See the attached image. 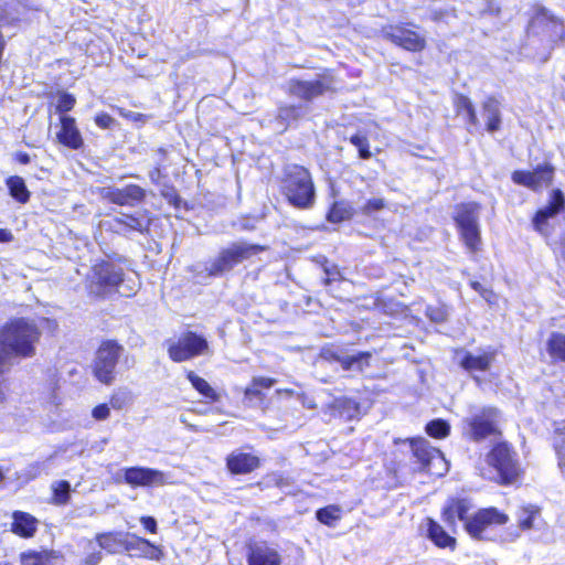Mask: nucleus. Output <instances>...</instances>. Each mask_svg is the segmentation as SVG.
<instances>
[{"label":"nucleus","instance_id":"obj_1","mask_svg":"<svg viewBox=\"0 0 565 565\" xmlns=\"http://www.w3.org/2000/svg\"><path fill=\"white\" fill-rule=\"evenodd\" d=\"M281 191L288 202L300 210L311 209L316 189L310 172L298 164H288L284 170Z\"/></svg>","mask_w":565,"mask_h":565},{"label":"nucleus","instance_id":"obj_2","mask_svg":"<svg viewBox=\"0 0 565 565\" xmlns=\"http://www.w3.org/2000/svg\"><path fill=\"white\" fill-rule=\"evenodd\" d=\"M263 250V247L245 242L233 243L222 248L218 255L205 267L209 276L220 277L231 271L235 266Z\"/></svg>","mask_w":565,"mask_h":565},{"label":"nucleus","instance_id":"obj_3","mask_svg":"<svg viewBox=\"0 0 565 565\" xmlns=\"http://www.w3.org/2000/svg\"><path fill=\"white\" fill-rule=\"evenodd\" d=\"M168 355L174 362H184L209 352L207 340L193 331H185L166 342Z\"/></svg>","mask_w":565,"mask_h":565},{"label":"nucleus","instance_id":"obj_4","mask_svg":"<svg viewBox=\"0 0 565 565\" xmlns=\"http://www.w3.org/2000/svg\"><path fill=\"white\" fill-rule=\"evenodd\" d=\"M124 348L113 340L104 341L96 351L93 372L103 384L109 385L115 381L116 366Z\"/></svg>","mask_w":565,"mask_h":565},{"label":"nucleus","instance_id":"obj_5","mask_svg":"<svg viewBox=\"0 0 565 565\" xmlns=\"http://www.w3.org/2000/svg\"><path fill=\"white\" fill-rule=\"evenodd\" d=\"M499 412L492 407H483L462 420L463 434L475 441L497 435Z\"/></svg>","mask_w":565,"mask_h":565},{"label":"nucleus","instance_id":"obj_6","mask_svg":"<svg viewBox=\"0 0 565 565\" xmlns=\"http://www.w3.org/2000/svg\"><path fill=\"white\" fill-rule=\"evenodd\" d=\"M487 462L498 472L502 483H512L520 473L515 452L505 444H497L487 456Z\"/></svg>","mask_w":565,"mask_h":565},{"label":"nucleus","instance_id":"obj_7","mask_svg":"<svg viewBox=\"0 0 565 565\" xmlns=\"http://www.w3.org/2000/svg\"><path fill=\"white\" fill-rule=\"evenodd\" d=\"M120 478H122L125 483L132 488L162 487L164 484L171 483L170 473L141 466L122 468L117 473L116 481L119 482Z\"/></svg>","mask_w":565,"mask_h":565},{"label":"nucleus","instance_id":"obj_8","mask_svg":"<svg viewBox=\"0 0 565 565\" xmlns=\"http://www.w3.org/2000/svg\"><path fill=\"white\" fill-rule=\"evenodd\" d=\"M412 450L423 471L436 477H441L448 471V462L443 452L431 447L426 439L412 440Z\"/></svg>","mask_w":565,"mask_h":565},{"label":"nucleus","instance_id":"obj_9","mask_svg":"<svg viewBox=\"0 0 565 565\" xmlns=\"http://www.w3.org/2000/svg\"><path fill=\"white\" fill-rule=\"evenodd\" d=\"M509 516L495 508L480 509L466 521L467 533L477 540L484 539V532L492 524H505Z\"/></svg>","mask_w":565,"mask_h":565},{"label":"nucleus","instance_id":"obj_10","mask_svg":"<svg viewBox=\"0 0 565 565\" xmlns=\"http://www.w3.org/2000/svg\"><path fill=\"white\" fill-rule=\"evenodd\" d=\"M331 88L332 79L326 75H319L311 81L290 79L288 84L289 93L305 100L321 96Z\"/></svg>","mask_w":565,"mask_h":565},{"label":"nucleus","instance_id":"obj_11","mask_svg":"<svg viewBox=\"0 0 565 565\" xmlns=\"http://www.w3.org/2000/svg\"><path fill=\"white\" fill-rule=\"evenodd\" d=\"M100 196L117 205L135 206L146 199V190L137 184L124 188L105 186L100 190Z\"/></svg>","mask_w":565,"mask_h":565},{"label":"nucleus","instance_id":"obj_12","mask_svg":"<svg viewBox=\"0 0 565 565\" xmlns=\"http://www.w3.org/2000/svg\"><path fill=\"white\" fill-rule=\"evenodd\" d=\"M383 34L385 39L407 51L419 52L426 45L423 35L403 25H390L383 30Z\"/></svg>","mask_w":565,"mask_h":565},{"label":"nucleus","instance_id":"obj_13","mask_svg":"<svg viewBox=\"0 0 565 565\" xmlns=\"http://www.w3.org/2000/svg\"><path fill=\"white\" fill-rule=\"evenodd\" d=\"M554 168L547 163L537 166L533 171H514V183L524 185L533 191L548 186L553 180Z\"/></svg>","mask_w":565,"mask_h":565},{"label":"nucleus","instance_id":"obj_14","mask_svg":"<svg viewBox=\"0 0 565 565\" xmlns=\"http://www.w3.org/2000/svg\"><path fill=\"white\" fill-rule=\"evenodd\" d=\"M122 268L110 262H102L92 269V282L100 288L117 287L122 281Z\"/></svg>","mask_w":565,"mask_h":565},{"label":"nucleus","instance_id":"obj_15","mask_svg":"<svg viewBox=\"0 0 565 565\" xmlns=\"http://www.w3.org/2000/svg\"><path fill=\"white\" fill-rule=\"evenodd\" d=\"M472 504L470 500L465 498H451L447 501L446 505L443 509V521L447 524L448 527H456V518L463 522L466 526V521L470 518L468 516V512L471 510Z\"/></svg>","mask_w":565,"mask_h":565},{"label":"nucleus","instance_id":"obj_16","mask_svg":"<svg viewBox=\"0 0 565 565\" xmlns=\"http://www.w3.org/2000/svg\"><path fill=\"white\" fill-rule=\"evenodd\" d=\"M565 198L563 192L558 189L553 190L548 205L539 210L533 218L534 228L544 234L547 220L558 214L563 210Z\"/></svg>","mask_w":565,"mask_h":565},{"label":"nucleus","instance_id":"obj_17","mask_svg":"<svg viewBox=\"0 0 565 565\" xmlns=\"http://www.w3.org/2000/svg\"><path fill=\"white\" fill-rule=\"evenodd\" d=\"M126 545L125 551L135 552V555L159 561L163 553L160 547L152 544L149 540L136 536L131 533H126Z\"/></svg>","mask_w":565,"mask_h":565},{"label":"nucleus","instance_id":"obj_18","mask_svg":"<svg viewBox=\"0 0 565 565\" xmlns=\"http://www.w3.org/2000/svg\"><path fill=\"white\" fill-rule=\"evenodd\" d=\"M260 460L257 456L243 451H233L226 458V466L234 475L249 473L257 469Z\"/></svg>","mask_w":565,"mask_h":565},{"label":"nucleus","instance_id":"obj_19","mask_svg":"<svg viewBox=\"0 0 565 565\" xmlns=\"http://www.w3.org/2000/svg\"><path fill=\"white\" fill-rule=\"evenodd\" d=\"M248 565H280L278 552L264 542L252 544L248 548Z\"/></svg>","mask_w":565,"mask_h":565},{"label":"nucleus","instance_id":"obj_20","mask_svg":"<svg viewBox=\"0 0 565 565\" xmlns=\"http://www.w3.org/2000/svg\"><path fill=\"white\" fill-rule=\"evenodd\" d=\"M61 130L57 132L58 141L74 150L83 146V138L76 127L75 119L70 116H61Z\"/></svg>","mask_w":565,"mask_h":565},{"label":"nucleus","instance_id":"obj_21","mask_svg":"<svg viewBox=\"0 0 565 565\" xmlns=\"http://www.w3.org/2000/svg\"><path fill=\"white\" fill-rule=\"evenodd\" d=\"M38 530V520L30 513L14 511L12 514L11 531L24 539L33 537Z\"/></svg>","mask_w":565,"mask_h":565},{"label":"nucleus","instance_id":"obj_22","mask_svg":"<svg viewBox=\"0 0 565 565\" xmlns=\"http://www.w3.org/2000/svg\"><path fill=\"white\" fill-rule=\"evenodd\" d=\"M114 222L122 226L120 227V231L130 232H139L141 234L147 233L150 227V218L147 215V211L137 213V214H122L119 217H115Z\"/></svg>","mask_w":565,"mask_h":565},{"label":"nucleus","instance_id":"obj_23","mask_svg":"<svg viewBox=\"0 0 565 565\" xmlns=\"http://www.w3.org/2000/svg\"><path fill=\"white\" fill-rule=\"evenodd\" d=\"M493 359L494 354L490 352H484L482 354L463 352L459 360V364L469 373L483 372L490 367Z\"/></svg>","mask_w":565,"mask_h":565},{"label":"nucleus","instance_id":"obj_24","mask_svg":"<svg viewBox=\"0 0 565 565\" xmlns=\"http://www.w3.org/2000/svg\"><path fill=\"white\" fill-rule=\"evenodd\" d=\"M480 209V204L476 202L460 204L455 216L458 228L479 224Z\"/></svg>","mask_w":565,"mask_h":565},{"label":"nucleus","instance_id":"obj_25","mask_svg":"<svg viewBox=\"0 0 565 565\" xmlns=\"http://www.w3.org/2000/svg\"><path fill=\"white\" fill-rule=\"evenodd\" d=\"M427 536L440 548L455 550L456 539L449 535L444 527L433 519H427Z\"/></svg>","mask_w":565,"mask_h":565},{"label":"nucleus","instance_id":"obj_26","mask_svg":"<svg viewBox=\"0 0 565 565\" xmlns=\"http://www.w3.org/2000/svg\"><path fill=\"white\" fill-rule=\"evenodd\" d=\"M95 541L100 550H105L109 554L119 553L125 550L126 536L120 532H104L95 536Z\"/></svg>","mask_w":565,"mask_h":565},{"label":"nucleus","instance_id":"obj_27","mask_svg":"<svg viewBox=\"0 0 565 565\" xmlns=\"http://www.w3.org/2000/svg\"><path fill=\"white\" fill-rule=\"evenodd\" d=\"M332 358L343 370L363 372L370 365L371 354L369 352H359L354 355L332 354Z\"/></svg>","mask_w":565,"mask_h":565},{"label":"nucleus","instance_id":"obj_28","mask_svg":"<svg viewBox=\"0 0 565 565\" xmlns=\"http://www.w3.org/2000/svg\"><path fill=\"white\" fill-rule=\"evenodd\" d=\"M482 115L487 120V129L489 132H494L500 129L501 126V113L499 102L489 97L482 105Z\"/></svg>","mask_w":565,"mask_h":565},{"label":"nucleus","instance_id":"obj_29","mask_svg":"<svg viewBox=\"0 0 565 565\" xmlns=\"http://www.w3.org/2000/svg\"><path fill=\"white\" fill-rule=\"evenodd\" d=\"M10 196L20 204L29 202L31 192L26 188L25 181L22 177L11 175L6 180Z\"/></svg>","mask_w":565,"mask_h":565},{"label":"nucleus","instance_id":"obj_30","mask_svg":"<svg viewBox=\"0 0 565 565\" xmlns=\"http://www.w3.org/2000/svg\"><path fill=\"white\" fill-rule=\"evenodd\" d=\"M460 238L471 254H476L481 249V232L480 225H472L459 228Z\"/></svg>","mask_w":565,"mask_h":565},{"label":"nucleus","instance_id":"obj_31","mask_svg":"<svg viewBox=\"0 0 565 565\" xmlns=\"http://www.w3.org/2000/svg\"><path fill=\"white\" fill-rule=\"evenodd\" d=\"M546 350L552 359L565 362V334L552 332L546 342Z\"/></svg>","mask_w":565,"mask_h":565},{"label":"nucleus","instance_id":"obj_32","mask_svg":"<svg viewBox=\"0 0 565 565\" xmlns=\"http://www.w3.org/2000/svg\"><path fill=\"white\" fill-rule=\"evenodd\" d=\"M540 508L533 504L523 505L516 513L518 526L523 531L533 527L534 520L540 515Z\"/></svg>","mask_w":565,"mask_h":565},{"label":"nucleus","instance_id":"obj_33","mask_svg":"<svg viewBox=\"0 0 565 565\" xmlns=\"http://www.w3.org/2000/svg\"><path fill=\"white\" fill-rule=\"evenodd\" d=\"M55 558L54 552L29 551L21 555V563L22 565H52Z\"/></svg>","mask_w":565,"mask_h":565},{"label":"nucleus","instance_id":"obj_34","mask_svg":"<svg viewBox=\"0 0 565 565\" xmlns=\"http://www.w3.org/2000/svg\"><path fill=\"white\" fill-rule=\"evenodd\" d=\"M52 502L56 505H65L71 499V483L66 480L54 481L51 486Z\"/></svg>","mask_w":565,"mask_h":565},{"label":"nucleus","instance_id":"obj_35","mask_svg":"<svg viewBox=\"0 0 565 565\" xmlns=\"http://www.w3.org/2000/svg\"><path fill=\"white\" fill-rule=\"evenodd\" d=\"M186 377L192 386L203 396L211 401L218 399V395L214 388H212V386L204 379L196 375L193 371H189Z\"/></svg>","mask_w":565,"mask_h":565},{"label":"nucleus","instance_id":"obj_36","mask_svg":"<svg viewBox=\"0 0 565 565\" xmlns=\"http://www.w3.org/2000/svg\"><path fill=\"white\" fill-rule=\"evenodd\" d=\"M352 215L351 207L345 202H335L328 212L327 218L331 223H340L350 218Z\"/></svg>","mask_w":565,"mask_h":565},{"label":"nucleus","instance_id":"obj_37","mask_svg":"<svg viewBox=\"0 0 565 565\" xmlns=\"http://www.w3.org/2000/svg\"><path fill=\"white\" fill-rule=\"evenodd\" d=\"M300 108L296 106H284L279 107L277 121L280 124L281 130L284 131L287 126L296 121L300 116Z\"/></svg>","mask_w":565,"mask_h":565},{"label":"nucleus","instance_id":"obj_38","mask_svg":"<svg viewBox=\"0 0 565 565\" xmlns=\"http://www.w3.org/2000/svg\"><path fill=\"white\" fill-rule=\"evenodd\" d=\"M449 431L450 426L444 419H434L426 425V433L434 438H444Z\"/></svg>","mask_w":565,"mask_h":565},{"label":"nucleus","instance_id":"obj_39","mask_svg":"<svg viewBox=\"0 0 565 565\" xmlns=\"http://www.w3.org/2000/svg\"><path fill=\"white\" fill-rule=\"evenodd\" d=\"M317 519L326 525H333L340 519V509L335 505H329L317 511Z\"/></svg>","mask_w":565,"mask_h":565},{"label":"nucleus","instance_id":"obj_40","mask_svg":"<svg viewBox=\"0 0 565 565\" xmlns=\"http://www.w3.org/2000/svg\"><path fill=\"white\" fill-rule=\"evenodd\" d=\"M19 19V13L13 3H6L4 7H0V28L11 25Z\"/></svg>","mask_w":565,"mask_h":565},{"label":"nucleus","instance_id":"obj_41","mask_svg":"<svg viewBox=\"0 0 565 565\" xmlns=\"http://www.w3.org/2000/svg\"><path fill=\"white\" fill-rule=\"evenodd\" d=\"M110 406L115 409H122L131 403V394L127 390H118L110 397Z\"/></svg>","mask_w":565,"mask_h":565},{"label":"nucleus","instance_id":"obj_42","mask_svg":"<svg viewBox=\"0 0 565 565\" xmlns=\"http://www.w3.org/2000/svg\"><path fill=\"white\" fill-rule=\"evenodd\" d=\"M76 99L73 95L62 92L57 95L55 109L60 114L67 113L75 106Z\"/></svg>","mask_w":565,"mask_h":565},{"label":"nucleus","instance_id":"obj_43","mask_svg":"<svg viewBox=\"0 0 565 565\" xmlns=\"http://www.w3.org/2000/svg\"><path fill=\"white\" fill-rule=\"evenodd\" d=\"M385 207V201L381 198L370 199L362 207V213L371 215L374 212L381 211Z\"/></svg>","mask_w":565,"mask_h":565},{"label":"nucleus","instance_id":"obj_44","mask_svg":"<svg viewBox=\"0 0 565 565\" xmlns=\"http://www.w3.org/2000/svg\"><path fill=\"white\" fill-rule=\"evenodd\" d=\"M161 195L169 204L173 205L177 209L180 206L182 202L181 198L179 196L177 190L173 186H164L161 190Z\"/></svg>","mask_w":565,"mask_h":565},{"label":"nucleus","instance_id":"obj_45","mask_svg":"<svg viewBox=\"0 0 565 565\" xmlns=\"http://www.w3.org/2000/svg\"><path fill=\"white\" fill-rule=\"evenodd\" d=\"M553 445L559 458H565V429L556 430Z\"/></svg>","mask_w":565,"mask_h":565},{"label":"nucleus","instance_id":"obj_46","mask_svg":"<svg viewBox=\"0 0 565 565\" xmlns=\"http://www.w3.org/2000/svg\"><path fill=\"white\" fill-rule=\"evenodd\" d=\"M455 105H456L458 114L471 113V109L475 108L471 100L467 96H463V95H459L456 98Z\"/></svg>","mask_w":565,"mask_h":565},{"label":"nucleus","instance_id":"obj_47","mask_svg":"<svg viewBox=\"0 0 565 565\" xmlns=\"http://www.w3.org/2000/svg\"><path fill=\"white\" fill-rule=\"evenodd\" d=\"M109 415H110V408L107 404H99L96 407H94L92 411V416L96 420H105L109 417Z\"/></svg>","mask_w":565,"mask_h":565},{"label":"nucleus","instance_id":"obj_48","mask_svg":"<svg viewBox=\"0 0 565 565\" xmlns=\"http://www.w3.org/2000/svg\"><path fill=\"white\" fill-rule=\"evenodd\" d=\"M426 315L434 322H443L446 320L447 313L443 308H433L428 307L426 309Z\"/></svg>","mask_w":565,"mask_h":565},{"label":"nucleus","instance_id":"obj_49","mask_svg":"<svg viewBox=\"0 0 565 565\" xmlns=\"http://www.w3.org/2000/svg\"><path fill=\"white\" fill-rule=\"evenodd\" d=\"M95 122L99 128L108 129L115 124V119L106 113L96 115Z\"/></svg>","mask_w":565,"mask_h":565},{"label":"nucleus","instance_id":"obj_50","mask_svg":"<svg viewBox=\"0 0 565 565\" xmlns=\"http://www.w3.org/2000/svg\"><path fill=\"white\" fill-rule=\"evenodd\" d=\"M52 459V457H49L45 461L43 462H35V463H32L29 466V470H28V475L31 477V478H35L36 476H39L42 471H44L47 467V462Z\"/></svg>","mask_w":565,"mask_h":565},{"label":"nucleus","instance_id":"obj_51","mask_svg":"<svg viewBox=\"0 0 565 565\" xmlns=\"http://www.w3.org/2000/svg\"><path fill=\"white\" fill-rule=\"evenodd\" d=\"M520 535L521 529H519V526H511L505 531L501 540L502 542H514L520 537Z\"/></svg>","mask_w":565,"mask_h":565},{"label":"nucleus","instance_id":"obj_52","mask_svg":"<svg viewBox=\"0 0 565 565\" xmlns=\"http://www.w3.org/2000/svg\"><path fill=\"white\" fill-rule=\"evenodd\" d=\"M245 398L252 401L253 398L262 399L264 396L262 394V391L259 387L255 386L254 382L252 381L250 385L246 387L245 390Z\"/></svg>","mask_w":565,"mask_h":565},{"label":"nucleus","instance_id":"obj_53","mask_svg":"<svg viewBox=\"0 0 565 565\" xmlns=\"http://www.w3.org/2000/svg\"><path fill=\"white\" fill-rule=\"evenodd\" d=\"M252 381L254 382L255 386L259 387V390L270 388L276 383V380L265 376L253 377Z\"/></svg>","mask_w":565,"mask_h":565},{"label":"nucleus","instance_id":"obj_54","mask_svg":"<svg viewBox=\"0 0 565 565\" xmlns=\"http://www.w3.org/2000/svg\"><path fill=\"white\" fill-rule=\"evenodd\" d=\"M141 524L145 526L146 530H148L150 533H157L158 525L157 521L152 516H142L140 518Z\"/></svg>","mask_w":565,"mask_h":565},{"label":"nucleus","instance_id":"obj_55","mask_svg":"<svg viewBox=\"0 0 565 565\" xmlns=\"http://www.w3.org/2000/svg\"><path fill=\"white\" fill-rule=\"evenodd\" d=\"M103 558V554L100 551H94L89 554H87V556L85 557L84 559V565H97L100 563Z\"/></svg>","mask_w":565,"mask_h":565},{"label":"nucleus","instance_id":"obj_56","mask_svg":"<svg viewBox=\"0 0 565 565\" xmlns=\"http://www.w3.org/2000/svg\"><path fill=\"white\" fill-rule=\"evenodd\" d=\"M350 141L352 145H354L358 150H360L362 147H365L366 143H369V140L365 136H362V135H353L351 138H350Z\"/></svg>","mask_w":565,"mask_h":565},{"label":"nucleus","instance_id":"obj_57","mask_svg":"<svg viewBox=\"0 0 565 565\" xmlns=\"http://www.w3.org/2000/svg\"><path fill=\"white\" fill-rule=\"evenodd\" d=\"M470 285L473 290L478 291L487 301H490L489 296H490L491 291H488L487 289H484L482 287V285L478 281H471Z\"/></svg>","mask_w":565,"mask_h":565},{"label":"nucleus","instance_id":"obj_58","mask_svg":"<svg viewBox=\"0 0 565 565\" xmlns=\"http://www.w3.org/2000/svg\"><path fill=\"white\" fill-rule=\"evenodd\" d=\"M324 273L327 275V277L324 278L326 285H329L332 280H335L337 276H339V271L335 269V267H324Z\"/></svg>","mask_w":565,"mask_h":565},{"label":"nucleus","instance_id":"obj_59","mask_svg":"<svg viewBox=\"0 0 565 565\" xmlns=\"http://www.w3.org/2000/svg\"><path fill=\"white\" fill-rule=\"evenodd\" d=\"M13 239L11 231L7 228H0V243H8Z\"/></svg>","mask_w":565,"mask_h":565},{"label":"nucleus","instance_id":"obj_60","mask_svg":"<svg viewBox=\"0 0 565 565\" xmlns=\"http://www.w3.org/2000/svg\"><path fill=\"white\" fill-rule=\"evenodd\" d=\"M160 178H161L160 168H154L149 172V179L151 180L152 183H156V184L159 183Z\"/></svg>","mask_w":565,"mask_h":565},{"label":"nucleus","instance_id":"obj_61","mask_svg":"<svg viewBox=\"0 0 565 565\" xmlns=\"http://www.w3.org/2000/svg\"><path fill=\"white\" fill-rule=\"evenodd\" d=\"M467 120L471 126H477L479 124L478 117L475 108L471 109V113H466Z\"/></svg>","mask_w":565,"mask_h":565},{"label":"nucleus","instance_id":"obj_62","mask_svg":"<svg viewBox=\"0 0 565 565\" xmlns=\"http://www.w3.org/2000/svg\"><path fill=\"white\" fill-rule=\"evenodd\" d=\"M359 156L361 159H370L372 157V153L370 151V145L366 143L365 147H362L360 150H359Z\"/></svg>","mask_w":565,"mask_h":565},{"label":"nucleus","instance_id":"obj_63","mask_svg":"<svg viewBox=\"0 0 565 565\" xmlns=\"http://www.w3.org/2000/svg\"><path fill=\"white\" fill-rule=\"evenodd\" d=\"M17 160L22 164H28L30 162V156L25 152L17 153Z\"/></svg>","mask_w":565,"mask_h":565},{"label":"nucleus","instance_id":"obj_64","mask_svg":"<svg viewBox=\"0 0 565 565\" xmlns=\"http://www.w3.org/2000/svg\"><path fill=\"white\" fill-rule=\"evenodd\" d=\"M180 422L183 423V424H186V419L183 415L180 416Z\"/></svg>","mask_w":565,"mask_h":565}]
</instances>
